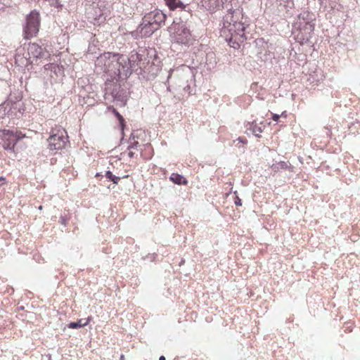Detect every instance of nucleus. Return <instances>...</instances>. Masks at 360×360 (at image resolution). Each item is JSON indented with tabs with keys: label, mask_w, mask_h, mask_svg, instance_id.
I'll return each instance as SVG.
<instances>
[{
	"label": "nucleus",
	"mask_w": 360,
	"mask_h": 360,
	"mask_svg": "<svg viewBox=\"0 0 360 360\" xmlns=\"http://www.w3.org/2000/svg\"><path fill=\"white\" fill-rule=\"evenodd\" d=\"M138 58L137 53L127 57L119 53L105 52L96 58L95 65L101 71L109 74L111 77H117L126 79L136 70Z\"/></svg>",
	"instance_id": "obj_1"
},
{
	"label": "nucleus",
	"mask_w": 360,
	"mask_h": 360,
	"mask_svg": "<svg viewBox=\"0 0 360 360\" xmlns=\"http://www.w3.org/2000/svg\"><path fill=\"white\" fill-rule=\"evenodd\" d=\"M314 15L307 10L302 11L294 22V32L295 40L300 44L310 43L315 24L314 23Z\"/></svg>",
	"instance_id": "obj_2"
},
{
	"label": "nucleus",
	"mask_w": 360,
	"mask_h": 360,
	"mask_svg": "<svg viewBox=\"0 0 360 360\" xmlns=\"http://www.w3.org/2000/svg\"><path fill=\"white\" fill-rule=\"evenodd\" d=\"M231 26L229 27H226V26L221 27L220 33L221 36L225 38V40L229 43L230 46L236 49L245 39V27L240 21H236Z\"/></svg>",
	"instance_id": "obj_3"
},
{
	"label": "nucleus",
	"mask_w": 360,
	"mask_h": 360,
	"mask_svg": "<svg viewBox=\"0 0 360 360\" xmlns=\"http://www.w3.org/2000/svg\"><path fill=\"white\" fill-rule=\"evenodd\" d=\"M169 30L174 41L181 44H187L190 41V30L187 25V22L184 21L181 17L174 20Z\"/></svg>",
	"instance_id": "obj_4"
},
{
	"label": "nucleus",
	"mask_w": 360,
	"mask_h": 360,
	"mask_svg": "<svg viewBox=\"0 0 360 360\" xmlns=\"http://www.w3.org/2000/svg\"><path fill=\"white\" fill-rule=\"evenodd\" d=\"M266 11L277 16H285L294 6V0H266Z\"/></svg>",
	"instance_id": "obj_5"
},
{
	"label": "nucleus",
	"mask_w": 360,
	"mask_h": 360,
	"mask_svg": "<svg viewBox=\"0 0 360 360\" xmlns=\"http://www.w3.org/2000/svg\"><path fill=\"white\" fill-rule=\"evenodd\" d=\"M40 25L39 13L34 10L26 17L25 25L23 28L25 37L32 38L38 33Z\"/></svg>",
	"instance_id": "obj_6"
},
{
	"label": "nucleus",
	"mask_w": 360,
	"mask_h": 360,
	"mask_svg": "<svg viewBox=\"0 0 360 360\" xmlns=\"http://www.w3.org/2000/svg\"><path fill=\"white\" fill-rule=\"evenodd\" d=\"M48 148L51 150H58L63 149L68 142L67 132L63 129L57 130L56 133H53L47 139Z\"/></svg>",
	"instance_id": "obj_7"
},
{
	"label": "nucleus",
	"mask_w": 360,
	"mask_h": 360,
	"mask_svg": "<svg viewBox=\"0 0 360 360\" xmlns=\"http://www.w3.org/2000/svg\"><path fill=\"white\" fill-rule=\"evenodd\" d=\"M119 79H122L115 77H112L111 80L108 79L105 83V95H110L114 100L123 101L124 92L118 82Z\"/></svg>",
	"instance_id": "obj_8"
},
{
	"label": "nucleus",
	"mask_w": 360,
	"mask_h": 360,
	"mask_svg": "<svg viewBox=\"0 0 360 360\" xmlns=\"http://www.w3.org/2000/svg\"><path fill=\"white\" fill-rule=\"evenodd\" d=\"M143 18L158 30L165 25L167 15L161 10L155 9L146 13Z\"/></svg>",
	"instance_id": "obj_9"
},
{
	"label": "nucleus",
	"mask_w": 360,
	"mask_h": 360,
	"mask_svg": "<svg viewBox=\"0 0 360 360\" xmlns=\"http://www.w3.org/2000/svg\"><path fill=\"white\" fill-rule=\"evenodd\" d=\"M157 30L148 21H145V19L143 18L141 24L132 32V34L136 37L146 38L150 37Z\"/></svg>",
	"instance_id": "obj_10"
},
{
	"label": "nucleus",
	"mask_w": 360,
	"mask_h": 360,
	"mask_svg": "<svg viewBox=\"0 0 360 360\" xmlns=\"http://www.w3.org/2000/svg\"><path fill=\"white\" fill-rule=\"evenodd\" d=\"M43 56L44 51L41 46L35 43L30 44L27 47V56H25L27 61L26 65L27 63H32V58L39 59L41 58Z\"/></svg>",
	"instance_id": "obj_11"
},
{
	"label": "nucleus",
	"mask_w": 360,
	"mask_h": 360,
	"mask_svg": "<svg viewBox=\"0 0 360 360\" xmlns=\"http://www.w3.org/2000/svg\"><path fill=\"white\" fill-rule=\"evenodd\" d=\"M1 136L4 141L2 145L4 149L13 151L14 148L18 143L15 136L13 135V131L4 129L1 131Z\"/></svg>",
	"instance_id": "obj_12"
},
{
	"label": "nucleus",
	"mask_w": 360,
	"mask_h": 360,
	"mask_svg": "<svg viewBox=\"0 0 360 360\" xmlns=\"http://www.w3.org/2000/svg\"><path fill=\"white\" fill-rule=\"evenodd\" d=\"M241 15L242 10L238 8L234 10L229 9L228 13L223 17L222 27H231V25L235 23L236 21H239Z\"/></svg>",
	"instance_id": "obj_13"
},
{
	"label": "nucleus",
	"mask_w": 360,
	"mask_h": 360,
	"mask_svg": "<svg viewBox=\"0 0 360 360\" xmlns=\"http://www.w3.org/2000/svg\"><path fill=\"white\" fill-rule=\"evenodd\" d=\"M88 18L93 21L94 24H100L105 20V17L99 8H92L87 13Z\"/></svg>",
	"instance_id": "obj_14"
},
{
	"label": "nucleus",
	"mask_w": 360,
	"mask_h": 360,
	"mask_svg": "<svg viewBox=\"0 0 360 360\" xmlns=\"http://www.w3.org/2000/svg\"><path fill=\"white\" fill-rule=\"evenodd\" d=\"M166 4L169 8L170 10H174L177 8H181V11H186L184 9L186 8V6L184 5V4L180 1L179 0H165Z\"/></svg>",
	"instance_id": "obj_15"
},
{
	"label": "nucleus",
	"mask_w": 360,
	"mask_h": 360,
	"mask_svg": "<svg viewBox=\"0 0 360 360\" xmlns=\"http://www.w3.org/2000/svg\"><path fill=\"white\" fill-rule=\"evenodd\" d=\"M169 179L173 183L178 185H186L188 184V181L184 176L176 173H172L169 177Z\"/></svg>",
	"instance_id": "obj_16"
},
{
	"label": "nucleus",
	"mask_w": 360,
	"mask_h": 360,
	"mask_svg": "<svg viewBox=\"0 0 360 360\" xmlns=\"http://www.w3.org/2000/svg\"><path fill=\"white\" fill-rule=\"evenodd\" d=\"M90 317H89L88 319H79V321H75V322H70V323L68 324V327L69 328H81V327H83V326H86L89 324V321H90Z\"/></svg>",
	"instance_id": "obj_17"
},
{
	"label": "nucleus",
	"mask_w": 360,
	"mask_h": 360,
	"mask_svg": "<svg viewBox=\"0 0 360 360\" xmlns=\"http://www.w3.org/2000/svg\"><path fill=\"white\" fill-rule=\"evenodd\" d=\"M272 168L275 172H276V171H279L280 169H290L292 168V167L291 166L290 164L288 165V163L286 162L281 161V162H278L277 164L273 165Z\"/></svg>",
	"instance_id": "obj_18"
},
{
	"label": "nucleus",
	"mask_w": 360,
	"mask_h": 360,
	"mask_svg": "<svg viewBox=\"0 0 360 360\" xmlns=\"http://www.w3.org/2000/svg\"><path fill=\"white\" fill-rule=\"evenodd\" d=\"M208 9L214 11V9L219 8L223 5L222 0H207Z\"/></svg>",
	"instance_id": "obj_19"
},
{
	"label": "nucleus",
	"mask_w": 360,
	"mask_h": 360,
	"mask_svg": "<svg viewBox=\"0 0 360 360\" xmlns=\"http://www.w3.org/2000/svg\"><path fill=\"white\" fill-rule=\"evenodd\" d=\"M136 136L134 134H131L129 137V144L127 147L128 150L135 149L137 148L138 146H139V141L135 140Z\"/></svg>",
	"instance_id": "obj_20"
},
{
	"label": "nucleus",
	"mask_w": 360,
	"mask_h": 360,
	"mask_svg": "<svg viewBox=\"0 0 360 360\" xmlns=\"http://www.w3.org/2000/svg\"><path fill=\"white\" fill-rule=\"evenodd\" d=\"M105 176L108 179L112 181L115 184H117L120 180V177L114 175L110 171H106Z\"/></svg>",
	"instance_id": "obj_21"
},
{
	"label": "nucleus",
	"mask_w": 360,
	"mask_h": 360,
	"mask_svg": "<svg viewBox=\"0 0 360 360\" xmlns=\"http://www.w3.org/2000/svg\"><path fill=\"white\" fill-rule=\"evenodd\" d=\"M113 113L117 117V119L120 122V125L121 127L122 133V134H124V127L125 126L124 120L123 117L117 112V110L113 109Z\"/></svg>",
	"instance_id": "obj_22"
},
{
	"label": "nucleus",
	"mask_w": 360,
	"mask_h": 360,
	"mask_svg": "<svg viewBox=\"0 0 360 360\" xmlns=\"http://www.w3.org/2000/svg\"><path fill=\"white\" fill-rule=\"evenodd\" d=\"M248 129L250 130L255 136H257V137L261 136L260 133H262V129L260 127H258L256 124H255V125L251 124L250 128H248Z\"/></svg>",
	"instance_id": "obj_23"
},
{
	"label": "nucleus",
	"mask_w": 360,
	"mask_h": 360,
	"mask_svg": "<svg viewBox=\"0 0 360 360\" xmlns=\"http://www.w3.org/2000/svg\"><path fill=\"white\" fill-rule=\"evenodd\" d=\"M13 135L15 136L17 142L25 136V135L20 131H13Z\"/></svg>",
	"instance_id": "obj_24"
},
{
	"label": "nucleus",
	"mask_w": 360,
	"mask_h": 360,
	"mask_svg": "<svg viewBox=\"0 0 360 360\" xmlns=\"http://www.w3.org/2000/svg\"><path fill=\"white\" fill-rule=\"evenodd\" d=\"M233 193L236 195L234 203L236 206H241L242 205V201L241 199L237 195V191H234Z\"/></svg>",
	"instance_id": "obj_25"
},
{
	"label": "nucleus",
	"mask_w": 360,
	"mask_h": 360,
	"mask_svg": "<svg viewBox=\"0 0 360 360\" xmlns=\"http://www.w3.org/2000/svg\"><path fill=\"white\" fill-rule=\"evenodd\" d=\"M67 221H68V219L65 217V216H61L60 218V221L62 224L63 225H66V223H67Z\"/></svg>",
	"instance_id": "obj_26"
},
{
	"label": "nucleus",
	"mask_w": 360,
	"mask_h": 360,
	"mask_svg": "<svg viewBox=\"0 0 360 360\" xmlns=\"http://www.w3.org/2000/svg\"><path fill=\"white\" fill-rule=\"evenodd\" d=\"M279 118H280V115H278V114H273V115H272L273 120L277 122V121H278Z\"/></svg>",
	"instance_id": "obj_27"
},
{
	"label": "nucleus",
	"mask_w": 360,
	"mask_h": 360,
	"mask_svg": "<svg viewBox=\"0 0 360 360\" xmlns=\"http://www.w3.org/2000/svg\"><path fill=\"white\" fill-rule=\"evenodd\" d=\"M6 184V179L3 176L0 177V187Z\"/></svg>",
	"instance_id": "obj_28"
},
{
	"label": "nucleus",
	"mask_w": 360,
	"mask_h": 360,
	"mask_svg": "<svg viewBox=\"0 0 360 360\" xmlns=\"http://www.w3.org/2000/svg\"><path fill=\"white\" fill-rule=\"evenodd\" d=\"M128 155H129V157L130 158H134V152H132V151H129V152L128 153Z\"/></svg>",
	"instance_id": "obj_29"
},
{
	"label": "nucleus",
	"mask_w": 360,
	"mask_h": 360,
	"mask_svg": "<svg viewBox=\"0 0 360 360\" xmlns=\"http://www.w3.org/2000/svg\"><path fill=\"white\" fill-rule=\"evenodd\" d=\"M250 0H238V3H247L248 1H249Z\"/></svg>",
	"instance_id": "obj_30"
},
{
	"label": "nucleus",
	"mask_w": 360,
	"mask_h": 360,
	"mask_svg": "<svg viewBox=\"0 0 360 360\" xmlns=\"http://www.w3.org/2000/svg\"><path fill=\"white\" fill-rule=\"evenodd\" d=\"M189 89H190V86H189L188 85H187L186 86H185V87L184 88V91H188V90H189Z\"/></svg>",
	"instance_id": "obj_31"
},
{
	"label": "nucleus",
	"mask_w": 360,
	"mask_h": 360,
	"mask_svg": "<svg viewBox=\"0 0 360 360\" xmlns=\"http://www.w3.org/2000/svg\"><path fill=\"white\" fill-rule=\"evenodd\" d=\"M159 360H166V359L164 356H160Z\"/></svg>",
	"instance_id": "obj_32"
},
{
	"label": "nucleus",
	"mask_w": 360,
	"mask_h": 360,
	"mask_svg": "<svg viewBox=\"0 0 360 360\" xmlns=\"http://www.w3.org/2000/svg\"><path fill=\"white\" fill-rule=\"evenodd\" d=\"M238 140L239 141H240V142H243V140H242V139H241V138H238Z\"/></svg>",
	"instance_id": "obj_33"
},
{
	"label": "nucleus",
	"mask_w": 360,
	"mask_h": 360,
	"mask_svg": "<svg viewBox=\"0 0 360 360\" xmlns=\"http://www.w3.org/2000/svg\"><path fill=\"white\" fill-rule=\"evenodd\" d=\"M284 113H285V112H282V115H283L284 117H286V115H285V114H284Z\"/></svg>",
	"instance_id": "obj_34"
},
{
	"label": "nucleus",
	"mask_w": 360,
	"mask_h": 360,
	"mask_svg": "<svg viewBox=\"0 0 360 360\" xmlns=\"http://www.w3.org/2000/svg\"><path fill=\"white\" fill-rule=\"evenodd\" d=\"M284 113H285V112H282V115H283L284 117H286V115H285V114H284Z\"/></svg>",
	"instance_id": "obj_35"
},
{
	"label": "nucleus",
	"mask_w": 360,
	"mask_h": 360,
	"mask_svg": "<svg viewBox=\"0 0 360 360\" xmlns=\"http://www.w3.org/2000/svg\"><path fill=\"white\" fill-rule=\"evenodd\" d=\"M284 113H285V112H282V115H283L284 117H286V115H285V114H284Z\"/></svg>",
	"instance_id": "obj_36"
},
{
	"label": "nucleus",
	"mask_w": 360,
	"mask_h": 360,
	"mask_svg": "<svg viewBox=\"0 0 360 360\" xmlns=\"http://www.w3.org/2000/svg\"><path fill=\"white\" fill-rule=\"evenodd\" d=\"M120 358H121V359H123V358H124V355H121V357H120Z\"/></svg>",
	"instance_id": "obj_37"
}]
</instances>
